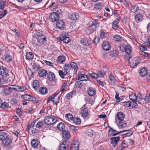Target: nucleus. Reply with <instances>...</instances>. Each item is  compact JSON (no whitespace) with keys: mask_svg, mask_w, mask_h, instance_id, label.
Returning <instances> with one entry per match:
<instances>
[{"mask_svg":"<svg viewBox=\"0 0 150 150\" xmlns=\"http://www.w3.org/2000/svg\"><path fill=\"white\" fill-rule=\"evenodd\" d=\"M57 121V119L54 116L49 115L45 117L44 119L45 124L47 125H52L55 124Z\"/></svg>","mask_w":150,"mask_h":150,"instance_id":"nucleus-1","label":"nucleus"},{"mask_svg":"<svg viewBox=\"0 0 150 150\" xmlns=\"http://www.w3.org/2000/svg\"><path fill=\"white\" fill-rule=\"evenodd\" d=\"M125 51L126 54L124 56V58L125 60L129 61L131 58V54L132 52V47L129 45H126Z\"/></svg>","mask_w":150,"mask_h":150,"instance_id":"nucleus-2","label":"nucleus"},{"mask_svg":"<svg viewBox=\"0 0 150 150\" xmlns=\"http://www.w3.org/2000/svg\"><path fill=\"white\" fill-rule=\"evenodd\" d=\"M139 61L140 59L138 57H136L134 58L130 62V67L132 68H134L139 64Z\"/></svg>","mask_w":150,"mask_h":150,"instance_id":"nucleus-3","label":"nucleus"},{"mask_svg":"<svg viewBox=\"0 0 150 150\" xmlns=\"http://www.w3.org/2000/svg\"><path fill=\"white\" fill-rule=\"evenodd\" d=\"M59 41H62L64 43H68L70 41V38L65 35L63 34L60 35L58 38Z\"/></svg>","mask_w":150,"mask_h":150,"instance_id":"nucleus-4","label":"nucleus"},{"mask_svg":"<svg viewBox=\"0 0 150 150\" xmlns=\"http://www.w3.org/2000/svg\"><path fill=\"white\" fill-rule=\"evenodd\" d=\"M8 71L6 68L3 66L0 67V75L3 77L8 76Z\"/></svg>","mask_w":150,"mask_h":150,"instance_id":"nucleus-5","label":"nucleus"},{"mask_svg":"<svg viewBox=\"0 0 150 150\" xmlns=\"http://www.w3.org/2000/svg\"><path fill=\"white\" fill-rule=\"evenodd\" d=\"M70 143L67 141H64L59 146V150H66L69 146Z\"/></svg>","mask_w":150,"mask_h":150,"instance_id":"nucleus-6","label":"nucleus"},{"mask_svg":"<svg viewBox=\"0 0 150 150\" xmlns=\"http://www.w3.org/2000/svg\"><path fill=\"white\" fill-rule=\"evenodd\" d=\"M60 96H59L58 97H52V96H50L47 99V102H48L50 100H51L53 104H56L58 102L59 100Z\"/></svg>","mask_w":150,"mask_h":150,"instance_id":"nucleus-7","label":"nucleus"},{"mask_svg":"<svg viewBox=\"0 0 150 150\" xmlns=\"http://www.w3.org/2000/svg\"><path fill=\"white\" fill-rule=\"evenodd\" d=\"M78 80L79 81H86L89 80V79L88 77L83 73H79L78 74Z\"/></svg>","mask_w":150,"mask_h":150,"instance_id":"nucleus-8","label":"nucleus"},{"mask_svg":"<svg viewBox=\"0 0 150 150\" xmlns=\"http://www.w3.org/2000/svg\"><path fill=\"white\" fill-rule=\"evenodd\" d=\"M81 116L85 118L88 119L89 117V114L88 110L86 108H84L82 109L81 111Z\"/></svg>","mask_w":150,"mask_h":150,"instance_id":"nucleus-9","label":"nucleus"},{"mask_svg":"<svg viewBox=\"0 0 150 150\" xmlns=\"http://www.w3.org/2000/svg\"><path fill=\"white\" fill-rule=\"evenodd\" d=\"M79 143L77 141L73 142L71 144L70 150H79Z\"/></svg>","mask_w":150,"mask_h":150,"instance_id":"nucleus-10","label":"nucleus"},{"mask_svg":"<svg viewBox=\"0 0 150 150\" xmlns=\"http://www.w3.org/2000/svg\"><path fill=\"white\" fill-rule=\"evenodd\" d=\"M49 18L50 20L53 22L56 21L59 18V15H57L54 13H51L49 16Z\"/></svg>","mask_w":150,"mask_h":150,"instance_id":"nucleus-11","label":"nucleus"},{"mask_svg":"<svg viewBox=\"0 0 150 150\" xmlns=\"http://www.w3.org/2000/svg\"><path fill=\"white\" fill-rule=\"evenodd\" d=\"M144 16L140 13L136 14L134 16L135 21L138 23L142 21L144 19Z\"/></svg>","mask_w":150,"mask_h":150,"instance_id":"nucleus-12","label":"nucleus"},{"mask_svg":"<svg viewBox=\"0 0 150 150\" xmlns=\"http://www.w3.org/2000/svg\"><path fill=\"white\" fill-rule=\"evenodd\" d=\"M7 137L8 134L6 131L4 130L0 131V141H2L7 138Z\"/></svg>","mask_w":150,"mask_h":150,"instance_id":"nucleus-13","label":"nucleus"},{"mask_svg":"<svg viewBox=\"0 0 150 150\" xmlns=\"http://www.w3.org/2000/svg\"><path fill=\"white\" fill-rule=\"evenodd\" d=\"M125 130H123L117 132L116 130L113 129L112 128H110L109 130V133H110V134L112 136H115L117 134L125 132Z\"/></svg>","mask_w":150,"mask_h":150,"instance_id":"nucleus-14","label":"nucleus"},{"mask_svg":"<svg viewBox=\"0 0 150 150\" xmlns=\"http://www.w3.org/2000/svg\"><path fill=\"white\" fill-rule=\"evenodd\" d=\"M120 139L119 137H112L110 139L111 143L114 147H115L117 145Z\"/></svg>","mask_w":150,"mask_h":150,"instance_id":"nucleus-15","label":"nucleus"},{"mask_svg":"<svg viewBox=\"0 0 150 150\" xmlns=\"http://www.w3.org/2000/svg\"><path fill=\"white\" fill-rule=\"evenodd\" d=\"M102 46L104 50L106 51L109 50L111 48V46L109 42L104 41L102 44Z\"/></svg>","mask_w":150,"mask_h":150,"instance_id":"nucleus-16","label":"nucleus"},{"mask_svg":"<svg viewBox=\"0 0 150 150\" xmlns=\"http://www.w3.org/2000/svg\"><path fill=\"white\" fill-rule=\"evenodd\" d=\"M12 141L11 139L7 137V138L1 141L2 144L5 146H7L9 145L11 142Z\"/></svg>","mask_w":150,"mask_h":150,"instance_id":"nucleus-17","label":"nucleus"},{"mask_svg":"<svg viewBox=\"0 0 150 150\" xmlns=\"http://www.w3.org/2000/svg\"><path fill=\"white\" fill-rule=\"evenodd\" d=\"M65 23L62 20H58L56 23L57 27L59 29L63 28L64 26Z\"/></svg>","mask_w":150,"mask_h":150,"instance_id":"nucleus-18","label":"nucleus"},{"mask_svg":"<svg viewBox=\"0 0 150 150\" xmlns=\"http://www.w3.org/2000/svg\"><path fill=\"white\" fill-rule=\"evenodd\" d=\"M124 117V114L122 112H119L117 114V119L120 121H122L123 120Z\"/></svg>","mask_w":150,"mask_h":150,"instance_id":"nucleus-19","label":"nucleus"},{"mask_svg":"<svg viewBox=\"0 0 150 150\" xmlns=\"http://www.w3.org/2000/svg\"><path fill=\"white\" fill-rule=\"evenodd\" d=\"M47 78L51 81L54 80L55 77L54 74L50 71L47 74Z\"/></svg>","mask_w":150,"mask_h":150,"instance_id":"nucleus-20","label":"nucleus"},{"mask_svg":"<svg viewBox=\"0 0 150 150\" xmlns=\"http://www.w3.org/2000/svg\"><path fill=\"white\" fill-rule=\"evenodd\" d=\"M46 41V38L45 36L43 35V37H38L37 39V41L38 42L43 44Z\"/></svg>","mask_w":150,"mask_h":150,"instance_id":"nucleus-21","label":"nucleus"},{"mask_svg":"<svg viewBox=\"0 0 150 150\" xmlns=\"http://www.w3.org/2000/svg\"><path fill=\"white\" fill-rule=\"evenodd\" d=\"M95 89L93 88H89L88 90V93L91 96H93L96 94Z\"/></svg>","mask_w":150,"mask_h":150,"instance_id":"nucleus-22","label":"nucleus"},{"mask_svg":"<svg viewBox=\"0 0 150 150\" xmlns=\"http://www.w3.org/2000/svg\"><path fill=\"white\" fill-rule=\"evenodd\" d=\"M40 86V83L38 80H36L34 81L33 83V86L35 89H38Z\"/></svg>","mask_w":150,"mask_h":150,"instance_id":"nucleus-23","label":"nucleus"},{"mask_svg":"<svg viewBox=\"0 0 150 150\" xmlns=\"http://www.w3.org/2000/svg\"><path fill=\"white\" fill-rule=\"evenodd\" d=\"M63 137L65 139H69L70 138V135L68 131H64L62 132Z\"/></svg>","mask_w":150,"mask_h":150,"instance_id":"nucleus-24","label":"nucleus"},{"mask_svg":"<svg viewBox=\"0 0 150 150\" xmlns=\"http://www.w3.org/2000/svg\"><path fill=\"white\" fill-rule=\"evenodd\" d=\"M57 129L59 130L63 131L65 129V125L62 122H60L57 126Z\"/></svg>","mask_w":150,"mask_h":150,"instance_id":"nucleus-25","label":"nucleus"},{"mask_svg":"<svg viewBox=\"0 0 150 150\" xmlns=\"http://www.w3.org/2000/svg\"><path fill=\"white\" fill-rule=\"evenodd\" d=\"M147 74V69L146 68L144 67L140 69L139 74L142 77L145 76Z\"/></svg>","mask_w":150,"mask_h":150,"instance_id":"nucleus-26","label":"nucleus"},{"mask_svg":"<svg viewBox=\"0 0 150 150\" xmlns=\"http://www.w3.org/2000/svg\"><path fill=\"white\" fill-rule=\"evenodd\" d=\"M47 71L45 69H42L40 70L38 72V75L40 77H43L47 74Z\"/></svg>","mask_w":150,"mask_h":150,"instance_id":"nucleus-27","label":"nucleus"},{"mask_svg":"<svg viewBox=\"0 0 150 150\" xmlns=\"http://www.w3.org/2000/svg\"><path fill=\"white\" fill-rule=\"evenodd\" d=\"M79 14L77 13H74L71 16V19L73 20H75L79 19Z\"/></svg>","mask_w":150,"mask_h":150,"instance_id":"nucleus-28","label":"nucleus"},{"mask_svg":"<svg viewBox=\"0 0 150 150\" xmlns=\"http://www.w3.org/2000/svg\"><path fill=\"white\" fill-rule=\"evenodd\" d=\"M5 94L6 95L10 94L12 92V91L10 87L7 86L4 88V90Z\"/></svg>","mask_w":150,"mask_h":150,"instance_id":"nucleus-29","label":"nucleus"},{"mask_svg":"<svg viewBox=\"0 0 150 150\" xmlns=\"http://www.w3.org/2000/svg\"><path fill=\"white\" fill-rule=\"evenodd\" d=\"M139 10V7L137 5L132 6L130 8V11L131 12L135 13Z\"/></svg>","mask_w":150,"mask_h":150,"instance_id":"nucleus-30","label":"nucleus"},{"mask_svg":"<svg viewBox=\"0 0 150 150\" xmlns=\"http://www.w3.org/2000/svg\"><path fill=\"white\" fill-rule=\"evenodd\" d=\"M129 99L133 101H137V96L135 94L132 93L129 95Z\"/></svg>","mask_w":150,"mask_h":150,"instance_id":"nucleus-31","label":"nucleus"},{"mask_svg":"<svg viewBox=\"0 0 150 150\" xmlns=\"http://www.w3.org/2000/svg\"><path fill=\"white\" fill-rule=\"evenodd\" d=\"M81 44L84 45H88L90 43V40L87 39H82L81 40Z\"/></svg>","mask_w":150,"mask_h":150,"instance_id":"nucleus-32","label":"nucleus"},{"mask_svg":"<svg viewBox=\"0 0 150 150\" xmlns=\"http://www.w3.org/2000/svg\"><path fill=\"white\" fill-rule=\"evenodd\" d=\"M33 54L32 52H28L26 54L25 57L26 59L30 60L33 58Z\"/></svg>","mask_w":150,"mask_h":150,"instance_id":"nucleus-33","label":"nucleus"},{"mask_svg":"<svg viewBox=\"0 0 150 150\" xmlns=\"http://www.w3.org/2000/svg\"><path fill=\"white\" fill-rule=\"evenodd\" d=\"M40 92L42 94H45L47 93V89L44 87H41L39 89Z\"/></svg>","mask_w":150,"mask_h":150,"instance_id":"nucleus-34","label":"nucleus"},{"mask_svg":"<svg viewBox=\"0 0 150 150\" xmlns=\"http://www.w3.org/2000/svg\"><path fill=\"white\" fill-rule=\"evenodd\" d=\"M117 126L119 128L121 129H122L126 127L127 126V123L125 121L122 122L121 121L119 122V124H117Z\"/></svg>","mask_w":150,"mask_h":150,"instance_id":"nucleus-35","label":"nucleus"},{"mask_svg":"<svg viewBox=\"0 0 150 150\" xmlns=\"http://www.w3.org/2000/svg\"><path fill=\"white\" fill-rule=\"evenodd\" d=\"M126 131L125 132L128 131V132L122 134L121 136L122 137L124 138V137H129L132 135L133 133V132L132 131L129 130H125Z\"/></svg>","mask_w":150,"mask_h":150,"instance_id":"nucleus-36","label":"nucleus"},{"mask_svg":"<svg viewBox=\"0 0 150 150\" xmlns=\"http://www.w3.org/2000/svg\"><path fill=\"white\" fill-rule=\"evenodd\" d=\"M31 96L28 94L23 95L21 96L22 99L29 101H30V99H31Z\"/></svg>","mask_w":150,"mask_h":150,"instance_id":"nucleus-37","label":"nucleus"},{"mask_svg":"<svg viewBox=\"0 0 150 150\" xmlns=\"http://www.w3.org/2000/svg\"><path fill=\"white\" fill-rule=\"evenodd\" d=\"M70 68L74 70L75 72H76L77 70V64L74 62H71L70 63Z\"/></svg>","mask_w":150,"mask_h":150,"instance_id":"nucleus-38","label":"nucleus"},{"mask_svg":"<svg viewBox=\"0 0 150 150\" xmlns=\"http://www.w3.org/2000/svg\"><path fill=\"white\" fill-rule=\"evenodd\" d=\"M102 5L100 3H97L94 6V8L97 10H98L101 9L102 7Z\"/></svg>","mask_w":150,"mask_h":150,"instance_id":"nucleus-39","label":"nucleus"},{"mask_svg":"<svg viewBox=\"0 0 150 150\" xmlns=\"http://www.w3.org/2000/svg\"><path fill=\"white\" fill-rule=\"evenodd\" d=\"M76 93V91H72L69 93H67L66 96V98L67 99L69 100L71 98H72V96Z\"/></svg>","mask_w":150,"mask_h":150,"instance_id":"nucleus-40","label":"nucleus"},{"mask_svg":"<svg viewBox=\"0 0 150 150\" xmlns=\"http://www.w3.org/2000/svg\"><path fill=\"white\" fill-rule=\"evenodd\" d=\"M114 40L116 42H120L122 40V37L118 35H116L113 37Z\"/></svg>","mask_w":150,"mask_h":150,"instance_id":"nucleus-41","label":"nucleus"},{"mask_svg":"<svg viewBox=\"0 0 150 150\" xmlns=\"http://www.w3.org/2000/svg\"><path fill=\"white\" fill-rule=\"evenodd\" d=\"M31 144L32 147H36L38 144V140L35 139H33L31 142Z\"/></svg>","mask_w":150,"mask_h":150,"instance_id":"nucleus-42","label":"nucleus"},{"mask_svg":"<svg viewBox=\"0 0 150 150\" xmlns=\"http://www.w3.org/2000/svg\"><path fill=\"white\" fill-rule=\"evenodd\" d=\"M58 62L60 63H62L65 61V57L63 56H59L57 58Z\"/></svg>","mask_w":150,"mask_h":150,"instance_id":"nucleus-43","label":"nucleus"},{"mask_svg":"<svg viewBox=\"0 0 150 150\" xmlns=\"http://www.w3.org/2000/svg\"><path fill=\"white\" fill-rule=\"evenodd\" d=\"M94 133L93 131L91 129H88L86 131V134L87 135L92 136Z\"/></svg>","mask_w":150,"mask_h":150,"instance_id":"nucleus-44","label":"nucleus"},{"mask_svg":"<svg viewBox=\"0 0 150 150\" xmlns=\"http://www.w3.org/2000/svg\"><path fill=\"white\" fill-rule=\"evenodd\" d=\"M8 107V104L6 102H4V103H1V105L0 106V108L2 109H6Z\"/></svg>","mask_w":150,"mask_h":150,"instance_id":"nucleus-45","label":"nucleus"},{"mask_svg":"<svg viewBox=\"0 0 150 150\" xmlns=\"http://www.w3.org/2000/svg\"><path fill=\"white\" fill-rule=\"evenodd\" d=\"M53 13H54L57 15H59L61 13V10L59 8H53Z\"/></svg>","mask_w":150,"mask_h":150,"instance_id":"nucleus-46","label":"nucleus"},{"mask_svg":"<svg viewBox=\"0 0 150 150\" xmlns=\"http://www.w3.org/2000/svg\"><path fill=\"white\" fill-rule=\"evenodd\" d=\"M91 26L92 27H95V28H97L99 26V23L97 20H96L92 22Z\"/></svg>","mask_w":150,"mask_h":150,"instance_id":"nucleus-47","label":"nucleus"},{"mask_svg":"<svg viewBox=\"0 0 150 150\" xmlns=\"http://www.w3.org/2000/svg\"><path fill=\"white\" fill-rule=\"evenodd\" d=\"M98 77L103 78L105 74V72L103 71H99L97 73Z\"/></svg>","mask_w":150,"mask_h":150,"instance_id":"nucleus-48","label":"nucleus"},{"mask_svg":"<svg viewBox=\"0 0 150 150\" xmlns=\"http://www.w3.org/2000/svg\"><path fill=\"white\" fill-rule=\"evenodd\" d=\"M74 84L76 87L78 88H81L83 86L82 83L79 81H75Z\"/></svg>","mask_w":150,"mask_h":150,"instance_id":"nucleus-49","label":"nucleus"},{"mask_svg":"<svg viewBox=\"0 0 150 150\" xmlns=\"http://www.w3.org/2000/svg\"><path fill=\"white\" fill-rule=\"evenodd\" d=\"M123 106L125 107H129L132 105V102L130 101H126L122 103Z\"/></svg>","mask_w":150,"mask_h":150,"instance_id":"nucleus-50","label":"nucleus"},{"mask_svg":"<svg viewBox=\"0 0 150 150\" xmlns=\"http://www.w3.org/2000/svg\"><path fill=\"white\" fill-rule=\"evenodd\" d=\"M65 116L67 119L69 120H72L74 118L72 115L69 113L66 114Z\"/></svg>","mask_w":150,"mask_h":150,"instance_id":"nucleus-51","label":"nucleus"},{"mask_svg":"<svg viewBox=\"0 0 150 150\" xmlns=\"http://www.w3.org/2000/svg\"><path fill=\"white\" fill-rule=\"evenodd\" d=\"M5 60L7 62H8L12 61V57L8 54H7L5 57Z\"/></svg>","mask_w":150,"mask_h":150,"instance_id":"nucleus-52","label":"nucleus"},{"mask_svg":"<svg viewBox=\"0 0 150 150\" xmlns=\"http://www.w3.org/2000/svg\"><path fill=\"white\" fill-rule=\"evenodd\" d=\"M73 121L76 125H79L81 123L80 119L78 118L74 117Z\"/></svg>","mask_w":150,"mask_h":150,"instance_id":"nucleus-53","label":"nucleus"},{"mask_svg":"<svg viewBox=\"0 0 150 150\" xmlns=\"http://www.w3.org/2000/svg\"><path fill=\"white\" fill-rule=\"evenodd\" d=\"M43 123L42 121H39L37 123L35 127L36 128H39L42 127L43 126Z\"/></svg>","mask_w":150,"mask_h":150,"instance_id":"nucleus-54","label":"nucleus"},{"mask_svg":"<svg viewBox=\"0 0 150 150\" xmlns=\"http://www.w3.org/2000/svg\"><path fill=\"white\" fill-rule=\"evenodd\" d=\"M37 119H35L31 123V124L29 126H28V130H29L30 129L33 127L35 124V123L37 122Z\"/></svg>","mask_w":150,"mask_h":150,"instance_id":"nucleus-55","label":"nucleus"},{"mask_svg":"<svg viewBox=\"0 0 150 150\" xmlns=\"http://www.w3.org/2000/svg\"><path fill=\"white\" fill-rule=\"evenodd\" d=\"M40 67V66L39 64L35 63L33 64V69L36 71L38 70L39 69Z\"/></svg>","mask_w":150,"mask_h":150,"instance_id":"nucleus-56","label":"nucleus"},{"mask_svg":"<svg viewBox=\"0 0 150 150\" xmlns=\"http://www.w3.org/2000/svg\"><path fill=\"white\" fill-rule=\"evenodd\" d=\"M110 54L112 57H116L118 55V54L117 51L113 50L111 52Z\"/></svg>","mask_w":150,"mask_h":150,"instance_id":"nucleus-57","label":"nucleus"},{"mask_svg":"<svg viewBox=\"0 0 150 150\" xmlns=\"http://www.w3.org/2000/svg\"><path fill=\"white\" fill-rule=\"evenodd\" d=\"M92 27H91V26H90L89 27V28H88V29L87 30V32L88 33V34H91L92 33L94 30H96V29L94 28H92Z\"/></svg>","mask_w":150,"mask_h":150,"instance_id":"nucleus-58","label":"nucleus"},{"mask_svg":"<svg viewBox=\"0 0 150 150\" xmlns=\"http://www.w3.org/2000/svg\"><path fill=\"white\" fill-rule=\"evenodd\" d=\"M128 144L127 142H123L122 144L120 146L121 150H122L123 149H124L125 148L128 146Z\"/></svg>","mask_w":150,"mask_h":150,"instance_id":"nucleus-59","label":"nucleus"},{"mask_svg":"<svg viewBox=\"0 0 150 150\" xmlns=\"http://www.w3.org/2000/svg\"><path fill=\"white\" fill-rule=\"evenodd\" d=\"M31 130L32 135L33 136L35 135L38 131V130L35 128H33V129Z\"/></svg>","mask_w":150,"mask_h":150,"instance_id":"nucleus-60","label":"nucleus"},{"mask_svg":"<svg viewBox=\"0 0 150 150\" xmlns=\"http://www.w3.org/2000/svg\"><path fill=\"white\" fill-rule=\"evenodd\" d=\"M36 32L37 33L36 34L37 36L38 37H40L42 36L43 37V32L42 31H40V30H36Z\"/></svg>","mask_w":150,"mask_h":150,"instance_id":"nucleus-61","label":"nucleus"},{"mask_svg":"<svg viewBox=\"0 0 150 150\" xmlns=\"http://www.w3.org/2000/svg\"><path fill=\"white\" fill-rule=\"evenodd\" d=\"M109 78L112 83H114L115 82L114 78L112 74H110L109 76Z\"/></svg>","mask_w":150,"mask_h":150,"instance_id":"nucleus-62","label":"nucleus"},{"mask_svg":"<svg viewBox=\"0 0 150 150\" xmlns=\"http://www.w3.org/2000/svg\"><path fill=\"white\" fill-rule=\"evenodd\" d=\"M16 88H17V91L18 92H22L24 90V88L23 86H18Z\"/></svg>","mask_w":150,"mask_h":150,"instance_id":"nucleus-63","label":"nucleus"},{"mask_svg":"<svg viewBox=\"0 0 150 150\" xmlns=\"http://www.w3.org/2000/svg\"><path fill=\"white\" fill-rule=\"evenodd\" d=\"M17 100L15 98H12L10 100V102L12 105L15 104L17 103Z\"/></svg>","mask_w":150,"mask_h":150,"instance_id":"nucleus-64","label":"nucleus"}]
</instances>
